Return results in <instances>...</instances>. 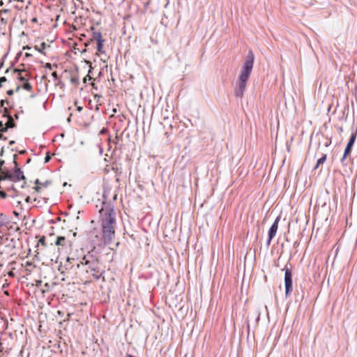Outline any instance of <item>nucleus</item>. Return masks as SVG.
<instances>
[{
  "instance_id": "42",
  "label": "nucleus",
  "mask_w": 357,
  "mask_h": 357,
  "mask_svg": "<svg viewBox=\"0 0 357 357\" xmlns=\"http://www.w3.org/2000/svg\"><path fill=\"white\" fill-rule=\"evenodd\" d=\"M17 1H19V2H23L24 0H16Z\"/></svg>"
},
{
  "instance_id": "10",
  "label": "nucleus",
  "mask_w": 357,
  "mask_h": 357,
  "mask_svg": "<svg viewBox=\"0 0 357 357\" xmlns=\"http://www.w3.org/2000/svg\"><path fill=\"white\" fill-rule=\"evenodd\" d=\"M52 183V182L50 181H46L45 182H41L39 179H36L35 181V184L37 185H39L40 187H47L49 185H50Z\"/></svg>"
},
{
  "instance_id": "40",
  "label": "nucleus",
  "mask_w": 357,
  "mask_h": 357,
  "mask_svg": "<svg viewBox=\"0 0 357 357\" xmlns=\"http://www.w3.org/2000/svg\"><path fill=\"white\" fill-rule=\"evenodd\" d=\"M126 357H134V356H132V355H130V354H127Z\"/></svg>"
},
{
  "instance_id": "9",
  "label": "nucleus",
  "mask_w": 357,
  "mask_h": 357,
  "mask_svg": "<svg viewBox=\"0 0 357 357\" xmlns=\"http://www.w3.org/2000/svg\"><path fill=\"white\" fill-rule=\"evenodd\" d=\"M55 244L57 246L66 247L68 244V241L64 236H58Z\"/></svg>"
},
{
  "instance_id": "4",
  "label": "nucleus",
  "mask_w": 357,
  "mask_h": 357,
  "mask_svg": "<svg viewBox=\"0 0 357 357\" xmlns=\"http://www.w3.org/2000/svg\"><path fill=\"white\" fill-rule=\"evenodd\" d=\"M17 155H14V163L15 165V170L13 173H10L9 171H2L3 176L2 180L9 179L13 181H18L20 180H24L25 176L23 172L20 168L17 167V163L15 160Z\"/></svg>"
},
{
  "instance_id": "14",
  "label": "nucleus",
  "mask_w": 357,
  "mask_h": 357,
  "mask_svg": "<svg viewBox=\"0 0 357 357\" xmlns=\"http://www.w3.org/2000/svg\"><path fill=\"white\" fill-rule=\"evenodd\" d=\"M103 42H104V40L97 42V51L100 53L103 52V51H102Z\"/></svg>"
},
{
  "instance_id": "3",
  "label": "nucleus",
  "mask_w": 357,
  "mask_h": 357,
  "mask_svg": "<svg viewBox=\"0 0 357 357\" xmlns=\"http://www.w3.org/2000/svg\"><path fill=\"white\" fill-rule=\"evenodd\" d=\"M76 265L78 268L86 271L95 280H99L105 272L101 268L98 257L90 253L84 255Z\"/></svg>"
},
{
  "instance_id": "20",
  "label": "nucleus",
  "mask_w": 357,
  "mask_h": 357,
  "mask_svg": "<svg viewBox=\"0 0 357 357\" xmlns=\"http://www.w3.org/2000/svg\"><path fill=\"white\" fill-rule=\"evenodd\" d=\"M52 76L53 77V78L54 79V80L57 79H58V75H57V73L56 71L53 72L52 74Z\"/></svg>"
},
{
  "instance_id": "2",
  "label": "nucleus",
  "mask_w": 357,
  "mask_h": 357,
  "mask_svg": "<svg viewBox=\"0 0 357 357\" xmlns=\"http://www.w3.org/2000/svg\"><path fill=\"white\" fill-rule=\"evenodd\" d=\"M254 60V53L250 50L245 58L236 82L234 95L237 98H242L246 91L247 83L253 68Z\"/></svg>"
},
{
  "instance_id": "11",
  "label": "nucleus",
  "mask_w": 357,
  "mask_h": 357,
  "mask_svg": "<svg viewBox=\"0 0 357 357\" xmlns=\"http://www.w3.org/2000/svg\"><path fill=\"white\" fill-rule=\"evenodd\" d=\"M47 45L45 42H43L40 47L35 46V49L38 51L40 53L45 54L44 50L46 48Z\"/></svg>"
},
{
  "instance_id": "19",
  "label": "nucleus",
  "mask_w": 357,
  "mask_h": 357,
  "mask_svg": "<svg viewBox=\"0 0 357 357\" xmlns=\"http://www.w3.org/2000/svg\"><path fill=\"white\" fill-rule=\"evenodd\" d=\"M45 67L46 68L50 69V70H52V64H51V63H45Z\"/></svg>"
},
{
  "instance_id": "35",
  "label": "nucleus",
  "mask_w": 357,
  "mask_h": 357,
  "mask_svg": "<svg viewBox=\"0 0 357 357\" xmlns=\"http://www.w3.org/2000/svg\"><path fill=\"white\" fill-rule=\"evenodd\" d=\"M115 140L116 141L115 143H117V142L119 141V136L118 135H116Z\"/></svg>"
},
{
  "instance_id": "5",
  "label": "nucleus",
  "mask_w": 357,
  "mask_h": 357,
  "mask_svg": "<svg viewBox=\"0 0 357 357\" xmlns=\"http://www.w3.org/2000/svg\"><path fill=\"white\" fill-rule=\"evenodd\" d=\"M284 285H285V295L289 296L292 292V276L291 272L289 268L285 269L284 273Z\"/></svg>"
},
{
  "instance_id": "33",
  "label": "nucleus",
  "mask_w": 357,
  "mask_h": 357,
  "mask_svg": "<svg viewBox=\"0 0 357 357\" xmlns=\"http://www.w3.org/2000/svg\"><path fill=\"white\" fill-rule=\"evenodd\" d=\"M3 148H2L1 150L0 156L3 155Z\"/></svg>"
},
{
  "instance_id": "23",
  "label": "nucleus",
  "mask_w": 357,
  "mask_h": 357,
  "mask_svg": "<svg viewBox=\"0 0 357 357\" xmlns=\"http://www.w3.org/2000/svg\"><path fill=\"white\" fill-rule=\"evenodd\" d=\"M34 189H35V190H36V192H40V189H41V187H40V186H39V185H36V186L34 188Z\"/></svg>"
},
{
  "instance_id": "12",
  "label": "nucleus",
  "mask_w": 357,
  "mask_h": 357,
  "mask_svg": "<svg viewBox=\"0 0 357 357\" xmlns=\"http://www.w3.org/2000/svg\"><path fill=\"white\" fill-rule=\"evenodd\" d=\"M326 160V154H324L321 158L318 159L314 169L318 168L320 165L324 164Z\"/></svg>"
},
{
  "instance_id": "8",
  "label": "nucleus",
  "mask_w": 357,
  "mask_h": 357,
  "mask_svg": "<svg viewBox=\"0 0 357 357\" xmlns=\"http://www.w3.org/2000/svg\"><path fill=\"white\" fill-rule=\"evenodd\" d=\"M356 134H352L351 136L350 137V139L347 143V145L345 148V150H344V152H345V154H349L351 151V149L354 144V142L356 140Z\"/></svg>"
},
{
  "instance_id": "22",
  "label": "nucleus",
  "mask_w": 357,
  "mask_h": 357,
  "mask_svg": "<svg viewBox=\"0 0 357 357\" xmlns=\"http://www.w3.org/2000/svg\"><path fill=\"white\" fill-rule=\"evenodd\" d=\"M75 261V259L73 257H68L67 258V261L69 263H72V261Z\"/></svg>"
},
{
  "instance_id": "13",
  "label": "nucleus",
  "mask_w": 357,
  "mask_h": 357,
  "mask_svg": "<svg viewBox=\"0 0 357 357\" xmlns=\"http://www.w3.org/2000/svg\"><path fill=\"white\" fill-rule=\"evenodd\" d=\"M93 38L97 42L103 40L102 38V34L100 31L94 32L93 33Z\"/></svg>"
},
{
  "instance_id": "1",
  "label": "nucleus",
  "mask_w": 357,
  "mask_h": 357,
  "mask_svg": "<svg viewBox=\"0 0 357 357\" xmlns=\"http://www.w3.org/2000/svg\"><path fill=\"white\" fill-rule=\"evenodd\" d=\"M101 231L94 229L91 234L92 243L98 246L112 243L115 237L116 228V213L112 205H107L100 210Z\"/></svg>"
},
{
  "instance_id": "15",
  "label": "nucleus",
  "mask_w": 357,
  "mask_h": 357,
  "mask_svg": "<svg viewBox=\"0 0 357 357\" xmlns=\"http://www.w3.org/2000/svg\"><path fill=\"white\" fill-rule=\"evenodd\" d=\"M4 126H5V124L3 123L2 121H0V139L6 140L7 138L3 137V135H2L3 132L1 131V130H3V128H4Z\"/></svg>"
},
{
  "instance_id": "16",
  "label": "nucleus",
  "mask_w": 357,
  "mask_h": 357,
  "mask_svg": "<svg viewBox=\"0 0 357 357\" xmlns=\"http://www.w3.org/2000/svg\"><path fill=\"white\" fill-rule=\"evenodd\" d=\"M23 88L24 89L26 90V91H31V89H32V86L30 84V83H29L28 82H26L24 85H23Z\"/></svg>"
},
{
  "instance_id": "25",
  "label": "nucleus",
  "mask_w": 357,
  "mask_h": 357,
  "mask_svg": "<svg viewBox=\"0 0 357 357\" xmlns=\"http://www.w3.org/2000/svg\"><path fill=\"white\" fill-rule=\"evenodd\" d=\"M18 79H19L20 81H25V80H26V78H25V77H24L23 76L20 75V76L18 77Z\"/></svg>"
},
{
  "instance_id": "21",
  "label": "nucleus",
  "mask_w": 357,
  "mask_h": 357,
  "mask_svg": "<svg viewBox=\"0 0 357 357\" xmlns=\"http://www.w3.org/2000/svg\"><path fill=\"white\" fill-rule=\"evenodd\" d=\"M0 196L2 198H6L7 195H6V193L4 191H0Z\"/></svg>"
},
{
  "instance_id": "39",
  "label": "nucleus",
  "mask_w": 357,
  "mask_h": 357,
  "mask_svg": "<svg viewBox=\"0 0 357 357\" xmlns=\"http://www.w3.org/2000/svg\"><path fill=\"white\" fill-rule=\"evenodd\" d=\"M15 144V141H10V145H12V144Z\"/></svg>"
},
{
  "instance_id": "24",
  "label": "nucleus",
  "mask_w": 357,
  "mask_h": 357,
  "mask_svg": "<svg viewBox=\"0 0 357 357\" xmlns=\"http://www.w3.org/2000/svg\"><path fill=\"white\" fill-rule=\"evenodd\" d=\"M347 155L348 154H345V152H344V155H343V156H342V158L341 159V162H343V161L346 159Z\"/></svg>"
},
{
  "instance_id": "26",
  "label": "nucleus",
  "mask_w": 357,
  "mask_h": 357,
  "mask_svg": "<svg viewBox=\"0 0 357 357\" xmlns=\"http://www.w3.org/2000/svg\"><path fill=\"white\" fill-rule=\"evenodd\" d=\"M7 93H8V95L11 96V95L13 94V90H8L7 91Z\"/></svg>"
},
{
  "instance_id": "29",
  "label": "nucleus",
  "mask_w": 357,
  "mask_h": 357,
  "mask_svg": "<svg viewBox=\"0 0 357 357\" xmlns=\"http://www.w3.org/2000/svg\"><path fill=\"white\" fill-rule=\"evenodd\" d=\"M26 202H31V198H30V197H27L26 198Z\"/></svg>"
},
{
  "instance_id": "32",
  "label": "nucleus",
  "mask_w": 357,
  "mask_h": 357,
  "mask_svg": "<svg viewBox=\"0 0 357 357\" xmlns=\"http://www.w3.org/2000/svg\"><path fill=\"white\" fill-rule=\"evenodd\" d=\"M77 110L79 112L82 111V107H81V106L77 107Z\"/></svg>"
},
{
  "instance_id": "34",
  "label": "nucleus",
  "mask_w": 357,
  "mask_h": 357,
  "mask_svg": "<svg viewBox=\"0 0 357 357\" xmlns=\"http://www.w3.org/2000/svg\"><path fill=\"white\" fill-rule=\"evenodd\" d=\"M31 56V54H29V53H25V56L29 57V56Z\"/></svg>"
},
{
  "instance_id": "37",
  "label": "nucleus",
  "mask_w": 357,
  "mask_h": 357,
  "mask_svg": "<svg viewBox=\"0 0 357 357\" xmlns=\"http://www.w3.org/2000/svg\"><path fill=\"white\" fill-rule=\"evenodd\" d=\"M49 160H50V157H49V156H47V157L45 158V162L49 161Z\"/></svg>"
},
{
  "instance_id": "43",
  "label": "nucleus",
  "mask_w": 357,
  "mask_h": 357,
  "mask_svg": "<svg viewBox=\"0 0 357 357\" xmlns=\"http://www.w3.org/2000/svg\"><path fill=\"white\" fill-rule=\"evenodd\" d=\"M26 49H30V47H28V46H27V47H24V49H26Z\"/></svg>"
},
{
  "instance_id": "38",
  "label": "nucleus",
  "mask_w": 357,
  "mask_h": 357,
  "mask_svg": "<svg viewBox=\"0 0 357 357\" xmlns=\"http://www.w3.org/2000/svg\"><path fill=\"white\" fill-rule=\"evenodd\" d=\"M3 1H0V6H3Z\"/></svg>"
},
{
  "instance_id": "36",
  "label": "nucleus",
  "mask_w": 357,
  "mask_h": 357,
  "mask_svg": "<svg viewBox=\"0 0 357 357\" xmlns=\"http://www.w3.org/2000/svg\"><path fill=\"white\" fill-rule=\"evenodd\" d=\"M83 81H84V82H85V83H86V81H87V77H85L83 79Z\"/></svg>"
},
{
  "instance_id": "27",
  "label": "nucleus",
  "mask_w": 357,
  "mask_h": 357,
  "mask_svg": "<svg viewBox=\"0 0 357 357\" xmlns=\"http://www.w3.org/2000/svg\"><path fill=\"white\" fill-rule=\"evenodd\" d=\"M5 102H6V100H1V107H3Z\"/></svg>"
},
{
  "instance_id": "28",
  "label": "nucleus",
  "mask_w": 357,
  "mask_h": 357,
  "mask_svg": "<svg viewBox=\"0 0 357 357\" xmlns=\"http://www.w3.org/2000/svg\"><path fill=\"white\" fill-rule=\"evenodd\" d=\"M257 321H259V317H260V312H257Z\"/></svg>"
},
{
  "instance_id": "18",
  "label": "nucleus",
  "mask_w": 357,
  "mask_h": 357,
  "mask_svg": "<svg viewBox=\"0 0 357 357\" xmlns=\"http://www.w3.org/2000/svg\"><path fill=\"white\" fill-rule=\"evenodd\" d=\"M6 78L5 77H0V87L2 86V84L3 82H6Z\"/></svg>"
},
{
  "instance_id": "30",
  "label": "nucleus",
  "mask_w": 357,
  "mask_h": 357,
  "mask_svg": "<svg viewBox=\"0 0 357 357\" xmlns=\"http://www.w3.org/2000/svg\"><path fill=\"white\" fill-rule=\"evenodd\" d=\"M71 82H73V83H76L77 82V79L75 78H72Z\"/></svg>"
},
{
  "instance_id": "6",
  "label": "nucleus",
  "mask_w": 357,
  "mask_h": 357,
  "mask_svg": "<svg viewBox=\"0 0 357 357\" xmlns=\"http://www.w3.org/2000/svg\"><path fill=\"white\" fill-rule=\"evenodd\" d=\"M279 220H280V218L278 217L275 220L274 222L273 223V225H271V227L269 229L268 238V240L266 242L267 246L270 245L271 240L273 238V237L275 236V234L277 233Z\"/></svg>"
},
{
  "instance_id": "41",
  "label": "nucleus",
  "mask_w": 357,
  "mask_h": 357,
  "mask_svg": "<svg viewBox=\"0 0 357 357\" xmlns=\"http://www.w3.org/2000/svg\"><path fill=\"white\" fill-rule=\"evenodd\" d=\"M24 152H25L24 151H20V154H22V153H24Z\"/></svg>"
},
{
  "instance_id": "7",
  "label": "nucleus",
  "mask_w": 357,
  "mask_h": 357,
  "mask_svg": "<svg viewBox=\"0 0 357 357\" xmlns=\"http://www.w3.org/2000/svg\"><path fill=\"white\" fill-rule=\"evenodd\" d=\"M3 117H6L8 119L6 123H5V126L1 130L2 132H6L9 128H13L15 127V123L13 117L8 114V109L4 108V113L2 116Z\"/></svg>"
},
{
  "instance_id": "31",
  "label": "nucleus",
  "mask_w": 357,
  "mask_h": 357,
  "mask_svg": "<svg viewBox=\"0 0 357 357\" xmlns=\"http://www.w3.org/2000/svg\"><path fill=\"white\" fill-rule=\"evenodd\" d=\"M4 164V160H0V167H1L2 165Z\"/></svg>"
},
{
  "instance_id": "17",
  "label": "nucleus",
  "mask_w": 357,
  "mask_h": 357,
  "mask_svg": "<svg viewBox=\"0 0 357 357\" xmlns=\"http://www.w3.org/2000/svg\"><path fill=\"white\" fill-rule=\"evenodd\" d=\"M39 243L43 245H45V236H43L42 238H40L39 240Z\"/></svg>"
}]
</instances>
